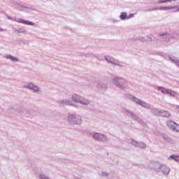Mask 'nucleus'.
<instances>
[{
	"mask_svg": "<svg viewBox=\"0 0 179 179\" xmlns=\"http://www.w3.org/2000/svg\"><path fill=\"white\" fill-rule=\"evenodd\" d=\"M167 125L173 131H176V132H179V124L173 121H169L167 122Z\"/></svg>",
	"mask_w": 179,
	"mask_h": 179,
	"instance_id": "f257e3e1",
	"label": "nucleus"
},
{
	"mask_svg": "<svg viewBox=\"0 0 179 179\" xmlns=\"http://www.w3.org/2000/svg\"><path fill=\"white\" fill-rule=\"evenodd\" d=\"M15 22H17V23H22V24H28V26H34V23L31 22L30 21L24 20L22 18H17V20H15Z\"/></svg>",
	"mask_w": 179,
	"mask_h": 179,
	"instance_id": "f03ea898",
	"label": "nucleus"
},
{
	"mask_svg": "<svg viewBox=\"0 0 179 179\" xmlns=\"http://www.w3.org/2000/svg\"><path fill=\"white\" fill-rule=\"evenodd\" d=\"M130 17H134V15L131 14L129 15V17L127 16V13H122L120 15V19H122V20H125V19H130Z\"/></svg>",
	"mask_w": 179,
	"mask_h": 179,
	"instance_id": "7ed1b4c3",
	"label": "nucleus"
},
{
	"mask_svg": "<svg viewBox=\"0 0 179 179\" xmlns=\"http://www.w3.org/2000/svg\"><path fill=\"white\" fill-rule=\"evenodd\" d=\"M28 87L29 89H30L31 90H34V92H38L40 90V88H38V87L35 86L32 83L29 84Z\"/></svg>",
	"mask_w": 179,
	"mask_h": 179,
	"instance_id": "20e7f679",
	"label": "nucleus"
},
{
	"mask_svg": "<svg viewBox=\"0 0 179 179\" xmlns=\"http://www.w3.org/2000/svg\"><path fill=\"white\" fill-rule=\"evenodd\" d=\"M93 138L96 139V141H101L104 138V135L100 134L99 133L94 134Z\"/></svg>",
	"mask_w": 179,
	"mask_h": 179,
	"instance_id": "39448f33",
	"label": "nucleus"
},
{
	"mask_svg": "<svg viewBox=\"0 0 179 179\" xmlns=\"http://www.w3.org/2000/svg\"><path fill=\"white\" fill-rule=\"evenodd\" d=\"M158 90H160L162 92V93H163L164 94H169V91L170 90H167L166 88H163L162 87H158Z\"/></svg>",
	"mask_w": 179,
	"mask_h": 179,
	"instance_id": "423d86ee",
	"label": "nucleus"
},
{
	"mask_svg": "<svg viewBox=\"0 0 179 179\" xmlns=\"http://www.w3.org/2000/svg\"><path fill=\"white\" fill-rule=\"evenodd\" d=\"M158 9L159 10H170L171 9H174V8L171 6H163V7H159Z\"/></svg>",
	"mask_w": 179,
	"mask_h": 179,
	"instance_id": "0eeeda50",
	"label": "nucleus"
},
{
	"mask_svg": "<svg viewBox=\"0 0 179 179\" xmlns=\"http://www.w3.org/2000/svg\"><path fill=\"white\" fill-rule=\"evenodd\" d=\"M162 117H169L171 115V114H170V113H169L168 111H163L161 113Z\"/></svg>",
	"mask_w": 179,
	"mask_h": 179,
	"instance_id": "6e6552de",
	"label": "nucleus"
},
{
	"mask_svg": "<svg viewBox=\"0 0 179 179\" xmlns=\"http://www.w3.org/2000/svg\"><path fill=\"white\" fill-rule=\"evenodd\" d=\"M170 159H173L175 162H179V156L178 155H171Z\"/></svg>",
	"mask_w": 179,
	"mask_h": 179,
	"instance_id": "1a4fd4ad",
	"label": "nucleus"
},
{
	"mask_svg": "<svg viewBox=\"0 0 179 179\" xmlns=\"http://www.w3.org/2000/svg\"><path fill=\"white\" fill-rule=\"evenodd\" d=\"M168 94H170L171 96H177V92L171 90H169V91L168 92Z\"/></svg>",
	"mask_w": 179,
	"mask_h": 179,
	"instance_id": "9d476101",
	"label": "nucleus"
},
{
	"mask_svg": "<svg viewBox=\"0 0 179 179\" xmlns=\"http://www.w3.org/2000/svg\"><path fill=\"white\" fill-rule=\"evenodd\" d=\"M172 1H176V0H159L158 1V3H166V2H171Z\"/></svg>",
	"mask_w": 179,
	"mask_h": 179,
	"instance_id": "9b49d317",
	"label": "nucleus"
},
{
	"mask_svg": "<svg viewBox=\"0 0 179 179\" xmlns=\"http://www.w3.org/2000/svg\"><path fill=\"white\" fill-rule=\"evenodd\" d=\"M6 58H8L9 59H10L11 61H13V62L19 61L16 57H14L13 56H8Z\"/></svg>",
	"mask_w": 179,
	"mask_h": 179,
	"instance_id": "f8f14e48",
	"label": "nucleus"
},
{
	"mask_svg": "<svg viewBox=\"0 0 179 179\" xmlns=\"http://www.w3.org/2000/svg\"><path fill=\"white\" fill-rule=\"evenodd\" d=\"M138 104L142 105V101H139L138 102Z\"/></svg>",
	"mask_w": 179,
	"mask_h": 179,
	"instance_id": "ddd939ff",
	"label": "nucleus"
},
{
	"mask_svg": "<svg viewBox=\"0 0 179 179\" xmlns=\"http://www.w3.org/2000/svg\"><path fill=\"white\" fill-rule=\"evenodd\" d=\"M0 31H2V29L0 28Z\"/></svg>",
	"mask_w": 179,
	"mask_h": 179,
	"instance_id": "4468645a",
	"label": "nucleus"
},
{
	"mask_svg": "<svg viewBox=\"0 0 179 179\" xmlns=\"http://www.w3.org/2000/svg\"><path fill=\"white\" fill-rule=\"evenodd\" d=\"M178 67H179V63H178Z\"/></svg>",
	"mask_w": 179,
	"mask_h": 179,
	"instance_id": "2eb2a0df",
	"label": "nucleus"
}]
</instances>
